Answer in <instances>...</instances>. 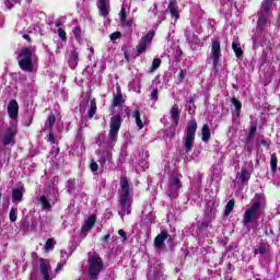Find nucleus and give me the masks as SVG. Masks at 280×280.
I'll return each instance as SVG.
<instances>
[{
    "mask_svg": "<svg viewBox=\"0 0 280 280\" xmlns=\"http://www.w3.org/2000/svg\"><path fill=\"white\" fill-rule=\"evenodd\" d=\"M56 124V114L51 113L48 116V125H45V130H51Z\"/></svg>",
    "mask_w": 280,
    "mask_h": 280,
    "instance_id": "31",
    "label": "nucleus"
},
{
    "mask_svg": "<svg viewBox=\"0 0 280 280\" xmlns=\"http://www.w3.org/2000/svg\"><path fill=\"white\" fill-rule=\"evenodd\" d=\"M235 209V199H231L228 201L225 209H224V215H231V212Z\"/></svg>",
    "mask_w": 280,
    "mask_h": 280,
    "instance_id": "32",
    "label": "nucleus"
},
{
    "mask_svg": "<svg viewBox=\"0 0 280 280\" xmlns=\"http://www.w3.org/2000/svg\"><path fill=\"white\" fill-rule=\"evenodd\" d=\"M210 58L212 59V67L217 71L218 65H220V58H222V45L218 39L212 42Z\"/></svg>",
    "mask_w": 280,
    "mask_h": 280,
    "instance_id": "8",
    "label": "nucleus"
},
{
    "mask_svg": "<svg viewBox=\"0 0 280 280\" xmlns=\"http://www.w3.org/2000/svg\"><path fill=\"white\" fill-rule=\"evenodd\" d=\"M116 94H113L112 107L117 108V106H124L126 100L124 98V93H121V86H116Z\"/></svg>",
    "mask_w": 280,
    "mask_h": 280,
    "instance_id": "10",
    "label": "nucleus"
},
{
    "mask_svg": "<svg viewBox=\"0 0 280 280\" xmlns=\"http://www.w3.org/2000/svg\"><path fill=\"white\" fill-rule=\"evenodd\" d=\"M182 57H183V49L180 48V46H177L176 50H175V59H176V61H179Z\"/></svg>",
    "mask_w": 280,
    "mask_h": 280,
    "instance_id": "41",
    "label": "nucleus"
},
{
    "mask_svg": "<svg viewBox=\"0 0 280 280\" xmlns=\"http://www.w3.org/2000/svg\"><path fill=\"white\" fill-rule=\"evenodd\" d=\"M253 148H254L253 143L246 142L244 150H245V152H253Z\"/></svg>",
    "mask_w": 280,
    "mask_h": 280,
    "instance_id": "49",
    "label": "nucleus"
},
{
    "mask_svg": "<svg viewBox=\"0 0 280 280\" xmlns=\"http://www.w3.org/2000/svg\"><path fill=\"white\" fill-rule=\"evenodd\" d=\"M188 113L191 114V105L188 106Z\"/></svg>",
    "mask_w": 280,
    "mask_h": 280,
    "instance_id": "61",
    "label": "nucleus"
},
{
    "mask_svg": "<svg viewBox=\"0 0 280 280\" xmlns=\"http://www.w3.org/2000/svg\"><path fill=\"white\" fill-rule=\"evenodd\" d=\"M10 222H14L16 220V209L12 208L9 213Z\"/></svg>",
    "mask_w": 280,
    "mask_h": 280,
    "instance_id": "43",
    "label": "nucleus"
},
{
    "mask_svg": "<svg viewBox=\"0 0 280 280\" xmlns=\"http://www.w3.org/2000/svg\"><path fill=\"white\" fill-rule=\"evenodd\" d=\"M261 209V202H254L249 209L245 211L244 224H250L255 220H259V210Z\"/></svg>",
    "mask_w": 280,
    "mask_h": 280,
    "instance_id": "7",
    "label": "nucleus"
},
{
    "mask_svg": "<svg viewBox=\"0 0 280 280\" xmlns=\"http://www.w3.org/2000/svg\"><path fill=\"white\" fill-rule=\"evenodd\" d=\"M266 246H260L257 249H255V255H266Z\"/></svg>",
    "mask_w": 280,
    "mask_h": 280,
    "instance_id": "45",
    "label": "nucleus"
},
{
    "mask_svg": "<svg viewBox=\"0 0 280 280\" xmlns=\"http://www.w3.org/2000/svg\"><path fill=\"white\" fill-rule=\"evenodd\" d=\"M19 67L22 71H25L26 73H34V61L32 60V48L30 47H23L19 52Z\"/></svg>",
    "mask_w": 280,
    "mask_h": 280,
    "instance_id": "2",
    "label": "nucleus"
},
{
    "mask_svg": "<svg viewBox=\"0 0 280 280\" xmlns=\"http://www.w3.org/2000/svg\"><path fill=\"white\" fill-rule=\"evenodd\" d=\"M132 23H135L132 19L125 20V27H128V30H130V27H132Z\"/></svg>",
    "mask_w": 280,
    "mask_h": 280,
    "instance_id": "50",
    "label": "nucleus"
},
{
    "mask_svg": "<svg viewBox=\"0 0 280 280\" xmlns=\"http://www.w3.org/2000/svg\"><path fill=\"white\" fill-rule=\"evenodd\" d=\"M14 137H15V133L12 131H9L8 133L4 135V137L2 138V144L4 145V148H8V145H14L15 143Z\"/></svg>",
    "mask_w": 280,
    "mask_h": 280,
    "instance_id": "17",
    "label": "nucleus"
},
{
    "mask_svg": "<svg viewBox=\"0 0 280 280\" xmlns=\"http://www.w3.org/2000/svg\"><path fill=\"white\" fill-rule=\"evenodd\" d=\"M120 189L121 195L119 198V208L121 209V218L124 215H130V183L128 182V177H120Z\"/></svg>",
    "mask_w": 280,
    "mask_h": 280,
    "instance_id": "1",
    "label": "nucleus"
},
{
    "mask_svg": "<svg viewBox=\"0 0 280 280\" xmlns=\"http://www.w3.org/2000/svg\"><path fill=\"white\" fill-rule=\"evenodd\" d=\"M240 180L243 184L248 183V170L246 167L241 170Z\"/></svg>",
    "mask_w": 280,
    "mask_h": 280,
    "instance_id": "35",
    "label": "nucleus"
},
{
    "mask_svg": "<svg viewBox=\"0 0 280 280\" xmlns=\"http://www.w3.org/2000/svg\"><path fill=\"white\" fill-rule=\"evenodd\" d=\"M95 222H97V217L95 214L89 215L85 224L81 228V234L89 233L95 226Z\"/></svg>",
    "mask_w": 280,
    "mask_h": 280,
    "instance_id": "13",
    "label": "nucleus"
},
{
    "mask_svg": "<svg viewBox=\"0 0 280 280\" xmlns=\"http://www.w3.org/2000/svg\"><path fill=\"white\" fill-rule=\"evenodd\" d=\"M168 10H170L172 19H175V21H178L180 19V13L178 12V4H177L176 0L170 1Z\"/></svg>",
    "mask_w": 280,
    "mask_h": 280,
    "instance_id": "16",
    "label": "nucleus"
},
{
    "mask_svg": "<svg viewBox=\"0 0 280 280\" xmlns=\"http://www.w3.org/2000/svg\"><path fill=\"white\" fill-rule=\"evenodd\" d=\"M90 170H91V172H97V170H100V165H97V162L93 161L90 164Z\"/></svg>",
    "mask_w": 280,
    "mask_h": 280,
    "instance_id": "48",
    "label": "nucleus"
},
{
    "mask_svg": "<svg viewBox=\"0 0 280 280\" xmlns=\"http://www.w3.org/2000/svg\"><path fill=\"white\" fill-rule=\"evenodd\" d=\"M185 71H183V70H180L179 71V73H178V78L180 79V80H185Z\"/></svg>",
    "mask_w": 280,
    "mask_h": 280,
    "instance_id": "58",
    "label": "nucleus"
},
{
    "mask_svg": "<svg viewBox=\"0 0 280 280\" xmlns=\"http://www.w3.org/2000/svg\"><path fill=\"white\" fill-rule=\"evenodd\" d=\"M55 25H56L57 27H60V26L62 25V22H61V21H57V22L55 23Z\"/></svg>",
    "mask_w": 280,
    "mask_h": 280,
    "instance_id": "60",
    "label": "nucleus"
},
{
    "mask_svg": "<svg viewBox=\"0 0 280 280\" xmlns=\"http://www.w3.org/2000/svg\"><path fill=\"white\" fill-rule=\"evenodd\" d=\"M118 235H120V237H122L124 240H127L126 231L119 230V231H118Z\"/></svg>",
    "mask_w": 280,
    "mask_h": 280,
    "instance_id": "56",
    "label": "nucleus"
},
{
    "mask_svg": "<svg viewBox=\"0 0 280 280\" xmlns=\"http://www.w3.org/2000/svg\"><path fill=\"white\" fill-rule=\"evenodd\" d=\"M65 265H58L57 269H56V272H58L59 270H62Z\"/></svg>",
    "mask_w": 280,
    "mask_h": 280,
    "instance_id": "59",
    "label": "nucleus"
},
{
    "mask_svg": "<svg viewBox=\"0 0 280 280\" xmlns=\"http://www.w3.org/2000/svg\"><path fill=\"white\" fill-rule=\"evenodd\" d=\"M104 270V260L100 255H94L90 257V267L88 275L90 279H98L100 273Z\"/></svg>",
    "mask_w": 280,
    "mask_h": 280,
    "instance_id": "4",
    "label": "nucleus"
},
{
    "mask_svg": "<svg viewBox=\"0 0 280 280\" xmlns=\"http://www.w3.org/2000/svg\"><path fill=\"white\" fill-rule=\"evenodd\" d=\"M36 226H38V222L32 221L30 229L33 233L36 232Z\"/></svg>",
    "mask_w": 280,
    "mask_h": 280,
    "instance_id": "52",
    "label": "nucleus"
},
{
    "mask_svg": "<svg viewBox=\"0 0 280 280\" xmlns=\"http://www.w3.org/2000/svg\"><path fill=\"white\" fill-rule=\"evenodd\" d=\"M16 3H19V0H7L5 1V5H7L8 10H12V8H14V5H16Z\"/></svg>",
    "mask_w": 280,
    "mask_h": 280,
    "instance_id": "42",
    "label": "nucleus"
},
{
    "mask_svg": "<svg viewBox=\"0 0 280 280\" xmlns=\"http://www.w3.org/2000/svg\"><path fill=\"white\" fill-rule=\"evenodd\" d=\"M109 133L108 139L112 141V143H115L117 141V137L119 135V130L121 129V115L116 114L112 116L110 118V125H109Z\"/></svg>",
    "mask_w": 280,
    "mask_h": 280,
    "instance_id": "5",
    "label": "nucleus"
},
{
    "mask_svg": "<svg viewBox=\"0 0 280 280\" xmlns=\"http://www.w3.org/2000/svg\"><path fill=\"white\" fill-rule=\"evenodd\" d=\"M7 110L11 119H16V117H19V102H16V100H11Z\"/></svg>",
    "mask_w": 280,
    "mask_h": 280,
    "instance_id": "11",
    "label": "nucleus"
},
{
    "mask_svg": "<svg viewBox=\"0 0 280 280\" xmlns=\"http://www.w3.org/2000/svg\"><path fill=\"white\" fill-rule=\"evenodd\" d=\"M39 270L44 277V280H51V277H49V260L46 258L39 259Z\"/></svg>",
    "mask_w": 280,
    "mask_h": 280,
    "instance_id": "12",
    "label": "nucleus"
},
{
    "mask_svg": "<svg viewBox=\"0 0 280 280\" xmlns=\"http://www.w3.org/2000/svg\"><path fill=\"white\" fill-rule=\"evenodd\" d=\"M233 106L235 107L236 117L242 115V102L235 97L231 98Z\"/></svg>",
    "mask_w": 280,
    "mask_h": 280,
    "instance_id": "26",
    "label": "nucleus"
},
{
    "mask_svg": "<svg viewBox=\"0 0 280 280\" xmlns=\"http://www.w3.org/2000/svg\"><path fill=\"white\" fill-rule=\"evenodd\" d=\"M12 200L13 202H21L23 200V189L14 188L12 190Z\"/></svg>",
    "mask_w": 280,
    "mask_h": 280,
    "instance_id": "24",
    "label": "nucleus"
},
{
    "mask_svg": "<svg viewBox=\"0 0 280 280\" xmlns=\"http://www.w3.org/2000/svg\"><path fill=\"white\" fill-rule=\"evenodd\" d=\"M171 119H173V126H178L180 121V108L178 104H174L170 110Z\"/></svg>",
    "mask_w": 280,
    "mask_h": 280,
    "instance_id": "15",
    "label": "nucleus"
},
{
    "mask_svg": "<svg viewBox=\"0 0 280 280\" xmlns=\"http://www.w3.org/2000/svg\"><path fill=\"white\" fill-rule=\"evenodd\" d=\"M113 161V153L108 149L101 152L100 163H110Z\"/></svg>",
    "mask_w": 280,
    "mask_h": 280,
    "instance_id": "20",
    "label": "nucleus"
},
{
    "mask_svg": "<svg viewBox=\"0 0 280 280\" xmlns=\"http://www.w3.org/2000/svg\"><path fill=\"white\" fill-rule=\"evenodd\" d=\"M231 266H232L231 264L228 265L229 270H231Z\"/></svg>",
    "mask_w": 280,
    "mask_h": 280,
    "instance_id": "63",
    "label": "nucleus"
},
{
    "mask_svg": "<svg viewBox=\"0 0 280 280\" xmlns=\"http://www.w3.org/2000/svg\"><path fill=\"white\" fill-rule=\"evenodd\" d=\"M119 19L121 26L126 27V20L128 19V14L126 13V8L124 7L120 9Z\"/></svg>",
    "mask_w": 280,
    "mask_h": 280,
    "instance_id": "34",
    "label": "nucleus"
},
{
    "mask_svg": "<svg viewBox=\"0 0 280 280\" xmlns=\"http://www.w3.org/2000/svg\"><path fill=\"white\" fill-rule=\"evenodd\" d=\"M72 34H73L77 43H79V45H81L82 44V27H80V25L74 26L72 28Z\"/></svg>",
    "mask_w": 280,
    "mask_h": 280,
    "instance_id": "23",
    "label": "nucleus"
},
{
    "mask_svg": "<svg viewBox=\"0 0 280 280\" xmlns=\"http://www.w3.org/2000/svg\"><path fill=\"white\" fill-rule=\"evenodd\" d=\"M70 60L74 67H78V62H80V55L78 54V48L74 47V49L70 52Z\"/></svg>",
    "mask_w": 280,
    "mask_h": 280,
    "instance_id": "28",
    "label": "nucleus"
},
{
    "mask_svg": "<svg viewBox=\"0 0 280 280\" xmlns=\"http://www.w3.org/2000/svg\"><path fill=\"white\" fill-rule=\"evenodd\" d=\"M151 96H152L153 100H159V89H154L151 92Z\"/></svg>",
    "mask_w": 280,
    "mask_h": 280,
    "instance_id": "51",
    "label": "nucleus"
},
{
    "mask_svg": "<svg viewBox=\"0 0 280 280\" xmlns=\"http://www.w3.org/2000/svg\"><path fill=\"white\" fill-rule=\"evenodd\" d=\"M261 8L266 16L270 14V8H272V0H265L261 2Z\"/></svg>",
    "mask_w": 280,
    "mask_h": 280,
    "instance_id": "30",
    "label": "nucleus"
},
{
    "mask_svg": "<svg viewBox=\"0 0 280 280\" xmlns=\"http://www.w3.org/2000/svg\"><path fill=\"white\" fill-rule=\"evenodd\" d=\"M232 49H233L236 58H242V56H244V50H242V47H240V43L233 42Z\"/></svg>",
    "mask_w": 280,
    "mask_h": 280,
    "instance_id": "27",
    "label": "nucleus"
},
{
    "mask_svg": "<svg viewBox=\"0 0 280 280\" xmlns=\"http://www.w3.org/2000/svg\"><path fill=\"white\" fill-rule=\"evenodd\" d=\"M198 130V122L195 118H191L188 121V126L186 127V138L184 142V148L186 152H191L194 149V141H196V131Z\"/></svg>",
    "mask_w": 280,
    "mask_h": 280,
    "instance_id": "3",
    "label": "nucleus"
},
{
    "mask_svg": "<svg viewBox=\"0 0 280 280\" xmlns=\"http://www.w3.org/2000/svg\"><path fill=\"white\" fill-rule=\"evenodd\" d=\"M132 117L136 118V124L140 130H143L144 124L141 120V112L139 109H135L132 113Z\"/></svg>",
    "mask_w": 280,
    "mask_h": 280,
    "instance_id": "22",
    "label": "nucleus"
},
{
    "mask_svg": "<svg viewBox=\"0 0 280 280\" xmlns=\"http://www.w3.org/2000/svg\"><path fill=\"white\" fill-rule=\"evenodd\" d=\"M194 102H196V94H190V96L188 97L187 103L188 104H194Z\"/></svg>",
    "mask_w": 280,
    "mask_h": 280,
    "instance_id": "53",
    "label": "nucleus"
},
{
    "mask_svg": "<svg viewBox=\"0 0 280 280\" xmlns=\"http://www.w3.org/2000/svg\"><path fill=\"white\" fill-rule=\"evenodd\" d=\"M95 113H97V100L92 98L90 101V109L88 110V119H93Z\"/></svg>",
    "mask_w": 280,
    "mask_h": 280,
    "instance_id": "19",
    "label": "nucleus"
},
{
    "mask_svg": "<svg viewBox=\"0 0 280 280\" xmlns=\"http://www.w3.org/2000/svg\"><path fill=\"white\" fill-rule=\"evenodd\" d=\"M165 240H168L171 248H174L176 246V244H174V237H172V235L167 233V230H162L161 233L154 240L155 248H163Z\"/></svg>",
    "mask_w": 280,
    "mask_h": 280,
    "instance_id": "9",
    "label": "nucleus"
},
{
    "mask_svg": "<svg viewBox=\"0 0 280 280\" xmlns=\"http://www.w3.org/2000/svg\"><path fill=\"white\" fill-rule=\"evenodd\" d=\"M47 141L48 143H56V136L54 135V132H49L47 136Z\"/></svg>",
    "mask_w": 280,
    "mask_h": 280,
    "instance_id": "47",
    "label": "nucleus"
},
{
    "mask_svg": "<svg viewBox=\"0 0 280 280\" xmlns=\"http://www.w3.org/2000/svg\"><path fill=\"white\" fill-rule=\"evenodd\" d=\"M109 38L113 42L118 40V38H121V32L117 31V32L112 33Z\"/></svg>",
    "mask_w": 280,
    "mask_h": 280,
    "instance_id": "44",
    "label": "nucleus"
},
{
    "mask_svg": "<svg viewBox=\"0 0 280 280\" xmlns=\"http://www.w3.org/2000/svg\"><path fill=\"white\" fill-rule=\"evenodd\" d=\"M125 58H126V60H129V59H128V55H125Z\"/></svg>",
    "mask_w": 280,
    "mask_h": 280,
    "instance_id": "64",
    "label": "nucleus"
},
{
    "mask_svg": "<svg viewBox=\"0 0 280 280\" xmlns=\"http://www.w3.org/2000/svg\"><path fill=\"white\" fill-rule=\"evenodd\" d=\"M155 36V32L154 31H150L149 33H147V35H144L142 43L147 44L148 43H152V40L154 39Z\"/></svg>",
    "mask_w": 280,
    "mask_h": 280,
    "instance_id": "37",
    "label": "nucleus"
},
{
    "mask_svg": "<svg viewBox=\"0 0 280 280\" xmlns=\"http://www.w3.org/2000/svg\"><path fill=\"white\" fill-rule=\"evenodd\" d=\"M22 38H24V40H27V43H32V37L27 34H23Z\"/></svg>",
    "mask_w": 280,
    "mask_h": 280,
    "instance_id": "57",
    "label": "nucleus"
},
{
    "mask_svg": "<svg viewBox=\"0 0 280 280\" xmlns=\"http://www.w3.org/2000/svg\"><path fill=\"white\" fill-rule=\"evenodd\" d=\"M109 240H110V234H106L101 237V242H104V243L108 242Z\"/></svg>",
    "mask_w": 280,
    "mask_h": 280,
    "instance_id": "55",
    "label": "nucleus"
},
{
    "mask_svg": "<svg viewBox=\"0 0 280 280\" xmlns=\"http://www.w3.org/2000/svg\"><path fill=\"white\" fill-rule=\"evenodd\" d=\"M38 200L44 211H51V202H49V199L45 195L40 196Z\"/></svg>",
    "mask_w": 280,
    "mask_h": 280,
    "instance_id": "21",
    "label": "nucleus"
},
{
    "mask_svg": "<svg viewBox=\"0 0 280 280\" xmlns=\"http://www.w3.org/2000/svg\"><path fill=\"white\" fill-rule=\"evenodd\" d=\"M255 135H257V124H252L249 126V131L247 135V139H253V137H255Z\"/></svg>",
    "mask_w": 280,
    "mask_h": 280,
    "instance_id": "38",
    "label": "nucleus"
},
{
    "mask_svg": "<svg viewBox=\"0 0 280 280\" xmlns=\"http://www.w3.org/2000/svg\"><path fill=\"white\" fill-rule=\"evenodd\" d=\"M60 153V148H57V154H59Z\"/></svg>",
    "mask_w": 280,
    "mask_h": 280,
    "instance_id": "62",
    "label": "nucleus"
},
{
    "mask_svg": "<svg viewBox=\"0 0 280 280\" xmlns=\"http://www.w3.org/2000/svg\"><path fill=\"white\" fill-rule=\"evenodd\" d=\"M57 34H58V36H59V38L61 39V40H67V31H65V28H62V27H59L58 30H57Z\"/></svg>",
    "mask_w": 280,
    "mask_h": 280,
    "instance_id": "40",
    "label": "nucleus"
},
{
    "mask_svg": "<svg viewBox=\"0 0 280 280\" xmlns=\"http://www.w3.org/2000/svg\"><path fill=\"white\" fill-rule=\"evenodd\" d=\"M279 163V159L277 158V153H272L271 158H270V167H271V172L273 174H277V165Z\"/></svg>",
    "mask_w": 280,
    "mask_h": 280,
    "instance_id": "29",
    "label": "nucleus"
},
{
    "mask_svg": "<svg viewBox=\"0 0 280 280\" xmlns=\"http://www.w3.org/2000/svg\"><path fill=\"white\" fill-rule=\"evenodd\" d=\"M260 143H261V145H264L265 148H270V142H269L268 140H266V139L260 140Z\"/></svg>",
    "mask_w": 280,
    "mask_h": 280,
    "instance_id": "54",
    "label": "nucleus"
},
{
    "mask_svg": "<svg viewBox=\"0 0 280 280\" xmlns=\"http://www.w3.org/2000/svg\"><path fill=\"white\" fill-rule=\"evenodd\" d=\"M54 246H56V241L54 238H48L45 244V249L51 250V248H54Z\"/></svg>",
    "mask_w": 280,
    "mask_h": 280,
    "instance_id": "39",
    "label": "nucleus"
},
{
    "mask_svg": "<svg viewBox=\"0 0 280 280\" xmlns=\"http://www.w3.org/2000/svg\"><path fill=\"white\" fill-rule=\"evenodd\" d=\"M163 61L161 60V58H154L152 61V65L149 69V73H154V71H156V69H159V67H161V63Z\"/></svg>",
    "mask_w": 280,
    "mask_h": 280,
    "instance_id": "33",
    "label": "nucleus"
},
{
    "mask_svg": "<svg viewBox=\"0 0 280 280\" xmlns=\"http://www.w3.org/2000/svg\"><path fill=\"white\" fill-rule=\"evenodd\" d=\"M147 50H148V44L142 42L140 45L137 46L136 56H141V54H145Z\"/></svg>",
    "mask_w": 280,
    "mask_h": 280,
    "instance_id": "36",
    "label": "nucleus"
},
{
    "mask_svg": "<svg viewBox=\"0 0 280 280\" xmlns=\"http://www.w3.org/2000/svg\"><path fill=\"white\" fill-rule=\"evenodd\" d=\"M201 139L205 143H209V141H211V129L209 128V125L202 126Z\"/></svg>",
    "mask_w": 280,
    "mask_h": 280,
    "instance_id": "18",
    "label": "nucleus"
},
{
    "mask_svg": "<svg viewBox=\"0 0 280 280\" xmlns=\"http://www.w3.org/2000/svg\"><path fill=\"white\" fill-rule=\"evenodd\" d=\"M266 23H268V15H265V14L260 15L257 20L258 30L260 31L266 30Z\"/></svg>",
    "mask_w": 280,
    "mask_h": 280,
    "instance_id": "25",
    "label": "nucleus"
},
{
    "mask_svg": "<svg viewBox=\"0 0 280 280\" xmlns=\"http://www.w3.org/2000/svg\"><path fill=\"white\" fill-rule=\"evenodd\" d=\"M180 189H183V182H180V177L172 173L167 196H170V198H178V191H180Z\"/></svg>",
    "mask_w": 280,
    "mask_h": 280,
    "instance_id": "6",
    "label": "nucleus"
},
{
    "mask_svg": "<svg viewBox=\"0 0 280 280\" xmlns=\"http://www.w3.org/2000/svg\"><path fill=\"white\" fill-rule=\"evenodd\" d=\"M110 0H97L96 5L100 10L101 16H108V14L110 13V5L108 4Z\"/></svg>",
    "mask_w": 280,
    "mask_h": 280,
    "instance_id": "14",
    "label": "nucleus"
},
{
    "mask_svg": "<svg viewBox=\"0 0 280 280\" xmlns=\"http://www.w3.org/2000/svg\"><path fill=\"white\" fill-rule=\"evenodd\" d=\"M206 229H209V221H202L198 226V231H205Z\"/></svg>",
    "mask_w": 280,
    "mask_h": 280,
    "instance_id": "46",
    "label": "nucleus"
}]
</instances>
